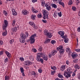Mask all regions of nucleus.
I'll use <instances>...</instances> for the list:
<instances>
[{"label": "nucleus", "instance_id": "2f4dec72", "mask_svg": "<svg viewBox=\"0 0 80 80\" xmlns=\"http://www.w3.org/2000/svg\"><path fill=\"white\" fill-rule=\"evenodd\" d=\"M75 68L77 69H79L80 68V66L78 64H76L75 67Z\"/></svg>", "mask_w": 80, "mask_h": 80}, {"label": "nucleus", "instance_id": "4d7b16f0", "mask_svg": "<svg viewBox=\"0 0 80 80\" xmlns=\"http://www.w3.org/2000/svg\"><path fill=\"white\" fill-rule=\"evenodd\" d=\"M3 14L5 15H6L7 14V11H6L4 10L3 11Z\"/></svg>", "mask_w": 80, "mask_h": 80}, {"label": "nucleus", "instance_id": "3c124183", "mask_svg": "<svg viewBox=\"0 0 80 80\" xmlns=\"http://www.w3.org/2000/svg\"><path fill=\"white\" fill-rule=\"evenodd\" d=\"M58 15L60 17H62V12H59L58 13Z\"/></svg>", "mask_w": 80, "mask_h": 80}, {"label": "nucleus", "instance_id": "4c0bfd02", "mask_svg": "<svg viewBox=\"0 0 80 80\" xmlns=\"http://www.w3.org/2000/svg\"><path fill=\"white\" fill-rule=\"evenodd\" d=\"M20 42H21L22 43H25V41L24 40L21 39L20 40Z\"/></svg>", "mask_w": 80, "mask_h": 80}, {"label": "nucleus", "instance_id": "37998d69", "mask_svg": "<svg viewBox=\"0 0 80 80\" xmlns=\"http://www.w3.org/2000/svg\"><path fill=\"white\" fill-rule=\"evenodd\" d=\"M51 43H52V44H53L56 43V41L55 40H52L51 42Z\"/></svg>", "mask_w": 80, "mask_h": 80}, {"label": "nucleus", "instance_id": "72a5a7b5", "mask_svg": "<svg viewBox=\"0 0 80 80\" xmlns=\"http://www.w3.org/2000/svg\"><path fill=\"white\" fill-rule=\"evenodd\" d=\"M48 31L47 30H45L44 31V34L45 35H47V33H48Z\"/></svg>", "mask_w": 80, "mask_h": 80}, {"label": "nucleus", "instance_id": "e433bc0d", "mask_svg": "<svg viewBox=\"0 0 80 80\" xmlns=\"http://www.w3.org/2000/svg\"><path fill=\"white\" fill-rule=\"evenodd\" d=\"M29 24L30 25H32L33 26L34 24V23H33V22H29Z\"/></svg>", "mask_w": 80, "mask_h": 80}, {"label": "nucleus", "instance_id": "1a4fd4ad", "mask_svg": "<svg viewBox=\"0 0 80 80\" xmlns=\"http://www.w3.org/2000/svg\"><path fill=\"white\" fill-rule=\"evenodd\" d=\"M12 14L13 15H17V13L15 9H12Z\"/></svg>", "mask_w": 80, "mask_h": 80}, {"label": "nucleus", "instance_id": "c756f323", "mask_svg": "<svg viewBox=\"0 0 80 80\" xmlns=\"http://www.w3.org/2000/svg\"><path fill=\"white\" fill-rule=\"evenodd\" d=\"M38 18H42V14L39 13L37 15Z\"/></svg>", "mask_w": 80, "mask_h": 80}, {"label": "nucleus", "instance_id": "473e14b6", "mask_svg": "<svg viewBox=\"0 0 80 80\" xmlns=\"http://www.w3.org/2000/svg\"><path fill=\"white\" fill-rule=\"evenodd\" d=\"M52 7H53V8H57V5H56L55 4H53L52 5Z\"/></svg>", "mask_w": 80, "mask_h": 80}, {"label": "nucleus", "instance_id": "49530a36", "mask_svg": "<svg viewBox=\"0 0 80 80\" xmlns=\"http://www.w3.org/2000/svg\"><path fill=\"white\" fill-rule=\"evenodd\" d=\"M53 16L54 17H57V12H55Z\"/></svg>", "mask_w": 80, "mask_h": 80}, {"label": "nucleus", "instance_id": "f8f14e48", "mask_svg": "<svg viewBox=\"0 0 80 80\" xmlns=\"http://www.w3.org/2000/svg\"><path fill=\"white\" fill-rule=\"evenodd\" d=\"M58 34L59 35H60L61 37H62V36H63L64 35V32L62 31H60L59 32H58Z\"/></svg>", "mask_w": 80, "mask_h": 80}, {"label": "nucleus", "instance_id": "2eb2a0df", "mask_svg": "<svg viewBox=\"0 0 80 80\" xmlns=\"http://www.w3.org/2000/svg\"><path fill=\"white\" fill-rule=\"evenodd\" d=\"M69 0V1L68 2V4L69 5H71L73 2H74V0Z\"/></svg>", "mask_w": 80, "mask_h": 80}, {"label": "nucleus", "instance_id": "cd10ccee", "mask_svg": "<svg viewBox=\"0 0 80 80\" xmlns=\"http://www.w3.org/2000/svg\"><path fill=\"white\" fill-rule=\"evenodd\" d=\"M10 79V77L8 76H5V80H9Z\"/></svg>", "mask_w": 80, "mask_h": 80}, {"label": "nucleus", "instance_id": "9b49d317", "mask_svg": "<svg viewBox=\"0 0 80 80\" xmlns=\"http://www.w3.org/2000/svg\"><path fill=\"white\" fill-rule=\"evenodd\" d=\"M46 8L48 10H50L51 7H50V6L49 5H48L47 4H46Z\"/></svg>", "mask_w": 80, "mask_h": 80}, {"label": "nucleus", "instance_id": "c85d7f7f", "mask_svg": "<svg viewBox=\"0 0 80 80\" xmlns=\"http://www.w3.org/2000/svg\"><path fill=\"white\" fill-rule=\"evenodd\" d=\"M38 62H41V63H43V58H41Z\"/></svg>", "mask_w": 80, "mask_h": 80}, {"label": "nucleus", "instance_id": "f3484780", "mask_svg": "<svg viewBox=\"0 0 80 80\" xmlns=\"http://www.w3.org/2000/svg\"><path fill=\"white\" fill-rule=\"evenodd\" d=\"M57 53V51L53 50L52 51L51 54L52 55H55V54Z\"/></svg>", "mask_w": 80, "mask_h": 80}, {"label": "nucleus", "instance_id": "de8ad7c7", "mask_svg": "<svg viewBox=\"0 0 80 80\" xmlns=\"http://www.w3.org/2000/svg\"><path fill=\"white\" fill-rule=\"evenodd\" d=\"M72 9L73 11H75L77 9L76 8V7H72Z\"/></svg>", "mask_w": 80, "mask_h": 80}, {"label": "nucleus", "instance_id": "5701e85b", "mask_svg": "<svg viewBox=\"0 0 80 80\" xmlns=\"http://www.w3.org/2000/svg\"><path fill=\"white\" fill-rule=\"evenodd\" d=\"M59 50V53L60 54H62V53H64V49H60Z\"/></svg>", "mask_w": 80, "mask_h": 80}, {"label": "nucleus", "instance_id": "69168bd1", "mask_svg": "<svg viewBox=\"0 0 80 80\" xmlns=\"http://www.w3.org/2000/svg\"><path fill=\"white\" fill-rule=\"evenodd\" d=\"M37 0H32V2L33 3H35V2H37Z\"/></svg>", "mask_w": 80, "mask_h": 80}, {"label": "nucleus", "instance_id": "c9c22d12", "mask_svg": "<svg viewBox=\"0 0 80 80\" xmlns=\"http://www.w3.org/2000/svg\"><path fill=\"white\" fill-rule=\"evenodd\" d=\"M13 42H14V40L13 39H12L10 41V44H12Z\"/></svg>", "mask_w": 80, "mask_h": 80}, {"label": "nucleus", "instance_id": "6ab92c4d", "mask_svg": "<svg viewBox=\"0 0 80 80\" xmlns=\"http://www.w3.org/2000/svg\"><path fill=\"white\" fill-rule=\"evenodd\" d=\"M6 53L7 56L8 57V58H10V56H11V54L8 52H6Z\"/></svg>", "mask_w": 80, "mask_h": 80}, {"label": "nucleus", "instance_id": "13d9d810", "mask_svg": "<svg viewBox=\"0 0 80 80\" xmlns=\"http://www.w3.org/2000/svg\"><path fill=\"white\" fill-rule=\"evenodd\" d=\"M8 58H6L4 60V62H8Z\"/></svg>", "mask_w": 80, "mask_h": 80}, {"label": "nucleus", "instance_id": "39448f33", "mask_svg": "<svg viewBox=\"0 0 80 80\" xmlns=\"http://www.w3.org/2000/svg\"><path fill=\"white\" fill-rule=\"evenodd\" d=\"M4 22L5 25L2 27L3 30H5L7 27V25H8V21L7 20H4Z\"/></svg>", "mask_w": 80, "mask_h": 80}, {"label": "nucleus", "instance_id": "6e6d98bb", "mask_svg": "<svg viewBox=\"0 0 80 80\" xmlns=\"http://www.w3.org/2000/svg\"><path fill=\"white\" fill-rule=\"evenodd\" d=\"M3 44V41L2 40H0V45H2Z\"/></svg>", "mask_w": 80, "mask_h": 80}, {"label": "nucleus", "instance_id": "f257e3e1", "mask_svg": "<svg viewBox=\"0 0 80 80\" xmlns=\"http://www.w3.org/2000/svg\"><path fill=\"white\" fill-rule=\"evenodd\" d=\"M42 13H43V18H44V20L46 19V18H47V19H48V11H47L45 9H44L42 10Z\"/></svg>", "mask_w": 80, "mask_h": 80}, {"label": "nucleus", "instance_id": "0eeeda50", "mask_svg": "<svg viewBox=\"0 0 80 80\" xmlns=\"http://www.w3.org/2000/svg\"><path fill=\"white\" fill-rule=\"evenodd\" d=\"M72 58L74 59L78 56V54H77V53L75 52H73L72 54Z\"/></svg>", "mask_w": 80, "mask_h": 80}, {"label": "nucleus", "instance_id": "a211bd4d", "mask_svg": "<svg viewBox=\"0 0 80 80\" xmlns=\"http://www.w3.org/2000/svg\"><path fill=\"white\" fill-rule=\"evenodd\" d=\"M50 42V39L48 38H46V40L44 42V43H48Z\"/></svg>", "mask_w": 80, "mask_h": 80}, {"label": "nucleus", "instance_id": "58836bf2", "mask_svg": "<svg viewBox=\"0 0 80 80\" xmlns=\"http://www.w3.org/2000/svg\"><path fill=\"white\" fill-rule=\"evenodd\" d=\"M38 72H39V73H41L42 72V69L40 68L38 69Z\"/></svg>", "mask_w": 80, "mask_h": 80}, {"label": "nucleus", "instance_id": "5fc2aeb1", "mask_svg": "<svg viewBox=\"0 0 80 80\" xmlns=\"http://www.w3.org/2000/svg\"><path fill=\"white\" fill-rule=\"evenodd\" d=\"M32 27H33V28L35 29H37V27L35 26V24H34V25L32 26Z\"/></svg>", "mask_w": 80, "mask_h": 80}, {"label": "nucleus", "instance_id": "4468645a", "mask_svg": "<svg viewBox=\"0 0 80 80\" xmlns=\"http://www.w3.org/2000/svg\"><path fill=\"white\" fill-rule=\"evenodd\" d=\"M47 36L48 38H51L52 37V35L51 34V33L50 32H48L47 34Z\"/></svg>", "mask_w": 80, "mask_h": 80}, {"label": "nucleus", "instance_id": "bb28decb", "mask_svg": "<svg viewBox=\"0 0 80 80\" xmlns=\"http://www.w3.org/2000/svg\"><path fill=\"white\" fill-rule=\"evenodd\" d=\"M43 59L46 61H47V60H48V56H44L43 58Z\"/></svg>", "mask_w": 80, "mask_h": 80}, {"label": "nucleus", "instance_id": "052dcab7", "mask_svg": "<svg viewBox=\"0 0 80 80\" xmlns=\"http://www.w3.org/2000/svg\"><path fill=\"white\" fill-rule=\"evenodd\" d=\"M75 50L76 52H80V49H76Z\"/></svg>", "mask_w": 80, "mask_h": 80}, {"label": "nucleus", "instance_id": "423d86ee", "mask_svg": "<svg viewBox=\"0 0 80 80\" xmlns=\"http://www.w3.org/2000/svg\"><path fill=\"white\" fill-rule=\"evenodd\" d=\"M20 37L22 39H23V40H25V39L27 38L26 35L24 34L23 33H21L20 34Z\"/></svg>", "mask_w": 80, "mask_h": 80}, {"label": "nucleus", "instance_id": "20e7f679", "mask_svg": "<svg viewBox=\"0 0 80 80\" xmlns=\"http://www.w3.org/2000/svg\"><path fill=\"white\" fill-rule=\"evenodd\" d=\"M32 64V62L29 61H26L24 62V65L26 66H28Z\"/></svg>", "mask_w": 80, "mask_h": 80}, {"label": "nucleus", "instance_id": "c03bdc74", "mask_svg": "<svg viewBox=\"0 0 80 80\" xmlns=\"http://www.w3.org/2000/svg\"><path fill=\"white\" fill-rule=\"evenodd\" d=\"M24 35H26L27 37H28V35H29V34H28V32H26L25 34Z\"/></svg>", "mask_w": 80, "mask_h": 80}, {"label": "nucleus", "instance_id": "338daca9", "mask_svg": "<svg viewBox=\"0 0 80 80\" xmlns=\"http://www.w3.org/2000/svg\"><path fill=\"white\" fill-rule=\"evenodd\" d=\"M77 30L78 32H80V27H79L78 29H77Z\"/></svg>", "mask_w": 80, "mask_h": 80}, {"label": "nucleus", "instance_id": "680f3d73", "mask_svg": "<svg viewBox=\"0 0 80 80\" xmlns=\"http://www.w3.org/2000/svg\"><path fill=\"white\" fill-rule=\"evenodd\" d=\"M3 51H1V52H0V55H3Z\"/></svg>", "mask_w": 80, "mask_h": 80}, {"label": "nucleus", "instance_id": "864d4df0", "mask_svg": "<svg viewBox=\"0 0 80 80\" xmlns=\"http://www.w3.org/2000/svg\"><path fill=\"white\" fill-rule=\"evenodd\" d=\"M71 70L72 68H68L67 69V70L68 71V72H70V71H71Z\"/></svg>", "mask_w": 80, "mask_h": 80}, {"label": "nucleus", "instance_id": "aec40b11", "mask_svg": "<svg viewBox=\"0 0 80 80\" xmlns=\"http://www.w3.org/2000/svg\"><path fill=\"white\" fill-rule=\"evenodd\" d=\"M65 66L62 65L61 67L60 70L62 71H63V70H64L65 69Z\"/></svg>", "mask_w": 80, "mask_h": 80}, {"label": "nucleus", "instance_id": "bf43d9fd", "mask_svg": "<svg viewBox=\"0 0 80 80\" xmlns=\"http://www.w3.org/2000/svg\"><path fill=\"white\" fill-rule=\"evenodd\" d=\"M62 38H63L64 39H66V38H67V36L66 35H65V36H62Z\"/></svg>", "mask_w": 80, "mask_h": 80}, {"label": "nucleus", "instance_id": "0e129e2a", "mask_svg": "<svg viewBox=\"0 0 80 80\" xmlns=\"http://www.w3.org/2000/svg\"><path fill=\"white\" fill-rule=\"evenodd\" d=\"M42 22H43V23H46L47 22V20H42Z\"/></svg>", "mask_w": 80, "mask_h": 80}, {"label": "nucleus", "instance_id": "603ef678", "mask_svg": "<svg viewBox=\"0 0 80 80\" xmlns=\"http://www.w3.org/2000/svg\"><path fill=\"white\" fill-rule=\"evenodd\" d=\"M32 52H37V50L35 48H32Z\"/></svg>", "mask_w": 80, "mask_h": 80}, {"label": "nucleus", "instance_id": "b1692460", "mask_svg": "<svg viewBox=\"0 0 80 80\" xmlns=\"http://www.w3.org/2000/svg\"><path fill=\"white\" fill-rule=\"evenodd\" d=\"M39 54L41 56V57H43H43L45 56V54H44V53H39Z\"/></svg>", "mask_w": 80, "mask_h": 80}, {"label": "nucleus", "instance_id": "a19ab883", "mask_svg": "<svg viewBox=\"0 0 80 80\" xmlns=\"http://www.w3.org/2000/svg\"><path fill=\"white\" fill-rule=\"evenodd\" d=\"M56 71H51V74L52 75H54V73Z\"/></svg>", "mask_w": 80, "mask_h": 80}, {"label": "nucleus", "instance_id": "f03ea898", "mask_svg": "<svg viewBox=\"0 0 80 80\" xmlns=\"http://www.w3.org/2000/svg\"><path fill=\"white\" fill-rule=\"evenodd\" d=\"M37 34H34L33 35L31 36L30 37V41H31L30 43L31 44L32 43H34L35 41V37H36Z\"/></svg>", "mask_w": 80, "mask_h": 80}, {"label": "nucleus", "instance_id": "8fccbe9b", "mask_svg": "<svg viewBox=\"0 0 80 80\" xmlns=\"http://www.w3.org/2000/svg\"><path fill=\"white\" fill-rule=\"evenodd\" d=\"M19 60H21V61H22V62L24 61V58H23L22 57L20 58H19Z\"/></svg>", "mask_w": 80, "mask_h": 80}, {"label": "nucleus", "instance_id": "4be33fe9", "mask_svg": "<svg viewBox=\"0 0 80 80\" xmlns=\"http://www.w3.org/2000/svg\"><path fill=\"white\" fill-rule=\"evenodd\" d=\"M36 17V16H35V15H32L31 16V19H32V20H34L35 19V18Z\"/></svg>", "mask_w": 80, "mask_h": 80}, {"label": "nucleus", "instance_id": "a18cd8bd", "mask_svg": "<svg viewBox=\"0 0 80 80\" xmlns=\"http://www.w3.org/2000/svg\"><path fill=\"white\" fill-rule=\"evenodd\" d=\"M78 59H77L76 60H73V62L74 63H77V62H78Z\"/></svg>", "mask_w": 80, "mask_h": 80}, {"label": "nucleus", "instance_id": "6e6552de", "mask_svg": "<svg viewBox=\"0 0 80 80\" xmlns=\"http://www.w3.org/2000/svg\"><path fill=\"white\" fill-rule=\"evenodd\" d=\"M18 29H17V27H15L14 28H13L12 29V32H16L17 31Z\"/></svg>", "mask_w": 80, "mask_h": 80}, {"label": "nucleus", "instance_id": "9d476101", "mask_svg": "<svg viewBox=\"0 0 80 80\" xmlns=\"http://www.w3.org/2000/svg\"><path fill=\"white\" fill-rule=\"evenodd\" d=\"M22 14L25 15H27V14L28 13V12H27V11L26 10H22Z\"/></svg>", "mask_w": 80, "mask_h": 80}, {"label": "nucleus", "instance_id": "393cba45", "mask_svg": "<svg viewBox=\"0 0 80 80\" xmlns=\"http://www.w3.org/2000/svg\"><path fill=\"white\" fill-rule=\"evenodd\" d=\"M7 32L6 30H5L4 32H3L2 33V35H3V36H6L7 35Z\"/></svg>", "mask_w": 80, "mask_h": 80}, {"label": "nucleus", "instance_id": "09e8293b", "mask_svg": "<svg viewBox=\"0 0 80 80\" xmlns=\"http://www.w3.org/2000/svg\"><path fill=\"white\" fill-rule=\"evenodd\" d=\"M64 42H65V43L68 42V38H66L64 40Z\"/></svg>", "mask_w": 80, "mask_h": 80}, {"label": "nucleus", "instance_id": "412c9836", "mask_svg": "<svg viewBox=\"0 0 80 80\" xmlns=\"http://www.w3.org/2000/svg\"><path fill=\"white\" fill-rule=\"evenodd\" d=\"M57 50H62L63 49V46H59V48H57Z\"/></svg>", "mask_w": 80, "mask_h": 80}, {"label": "nucleus", "instance_id": "a878e982", "mask_svg": "<svg viewBox=\"0 0 80 80\" xmlns=\"http://www.w3.org/2000/svg\"><path fill=\"white\" fill-rule=\"evenodd\" d=\"M29 59H30V60H31V61H33L34 60V57L32 56H30Z\"/></svg>", "mask_w": 80, "mask_h": 80}, {"label": "nucleus", "instance_id": "ea45409f", "mask_svg": "<svg viewBox=\"0 0 80 80\" xmlns=\"http://www.w3.org/2000/svg\"><path fill=\"white\" fill-rule=\"evenodd\" d=\"M58 77H59V78H63V76L59 74H58Z\"/></svg>", "mask_w": 80, "mask_h": 80}, {"label": "nucleus", "instance_id": "dca6fc26", "mask_svg": "<svg viewBox=\"0 0 80 80\" xmlns=\"http://www.w3.org/2000/svg\"><path fill=\"white\" fill-rule=\"evenodd\" d=\"M32 11L34 13H37L38 12V11L36 10L35 9L33 8H32Z\"/></svg>", "mask_w": 80, "mask_h": 80}, {"label": "nucleus", "instance_id": "7c9ffc66", "mask_svg": "<svg viewBox=\"0 0 80 80\" xmlns=\"http://www.w3.org/2000/svg\"><path fill=\"white\" fill-rule=\"evenodd\" d=\"M59 4L61 5H62V7H63V8H65V4L63 2H60Z\"/></svg>", "mask_w": 80, "mask_h": 80}, {"label": "nucleus", "instance_id": "f704fd0d", "mask_svg": "<svg viewBox=\"0 0 80 80\" xmlns=\"http://www.w3.org/2000/svg\"><path fill=\"white\" fill-rule=\"evenodd\" d=\"M20 69L21 70V73H23V72H24V69H23V68H21Z\"/></svg>", "mask_w": 80, "mask_h": 80}, {"label": "nucleus", "instance_id": "ddd939ff", "mask_svg": "<svg viewBox=\"0 0 80 80\" xmlns=\"http://www.w3.org/2000/svg\"><path fill=\"white\" fill-rule=\"evenodd\" d=\"M41 57L40 56V55L39 54L36 57V60H37V61L38 62L39 60L41 59Z\"/></svg>", "mask_w": 80, "mask_h": 80}, {"label": "nucleus", "instance_id": "7ed1b4c3", "mask_svg": "<svg viewBox=\"0 0 80 80\" xmlns=\"http://www.w3.org/2000/svg\"><path fill=\"white\" fill-rule=\"evenodd\" d=\"M64 73V75L65 76L66 78H68L69 77H71V75L70 74L72 73V72H67V71H65Z\"/></svg>", "mask_w": 80, "mask_h": 80}, {"label": "nucleus", "instance_id": "79ce46f5", "mask_svg": "<svg viewBox=\"0 0 80 80\" xmlns=\"http://www.w3.org/2000/svg\"><path fill=\"white\" fill-rule=\"evenodd\" d=\"M51 69H52V70H57V68L55 66H53L51 68Z\"/></svg>", "mask_w": 80, "mask_h": 80}, {"label": "nucleus", "instance_id": "e2e57ef3", "mask_svg": "<svg viewBox=\"0 0 80 80\" xmlns=\"http://www.w3.org/2000/svg\"><path fill=\"white\" fill-rule=\"evenodd\" d=\"M35 72L34 71H32V75H33V76L35 75Z\"/></svg>", "mask_w": 80, "mask_h": 80}, {"label": "nucleus", "instance_id": "774afa93", "mask_svg": "<svg viewBox=\"0 0 80 80\" xmlns=\"http://www.w3.org/2000/svg\"><path fill=\"white\" fill-rule=\"evenodd\" d=\"M72 77H75V72H73L72 74Z\"/></svg>", "mask_w": 80, "mask_h": 80}]
</instances>
